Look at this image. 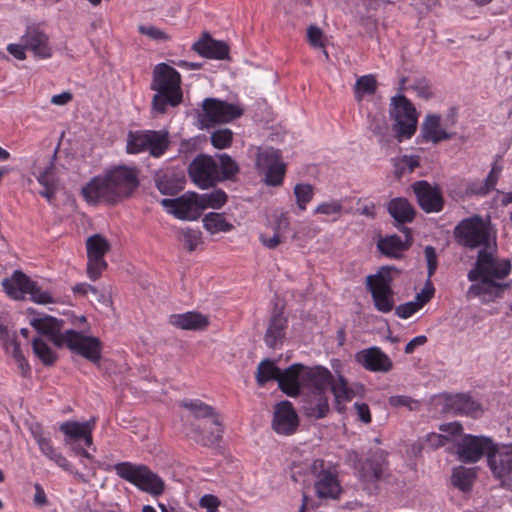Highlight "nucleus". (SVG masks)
<instances>
[{
    "instance_id": "obj_26",
    "label": "nucleus",
    "mask_w": 512,
    "mask_h": 512,
    "mask_svg": "<svg viewBox=\"0 0 512 512\" xmlns=\"http://www.w3.org/2000/svg\"><path fill=\"white\" fill-rule=\"evenodd\" d=\"M302 369L303 365L296 363L286 368L280 369V376L278 377L279 388L288 396L295 397L300 393L302 386Z\"/></svg>"
},
{
    "instance_id": "obj_15",
    "label": "nucleus",
    "mask_w": 512,
    "mask_h": 512,
    "mask_svg": "<svg viewBox=\"0 0 512 512\" xmlns=\"http://www.w3.org/2000/svg\"><path fill=\"white\" fill-rule=\"evenodd\" d=\"M492 447H494V442L487 436L464 434L456 444V453L461 462L476 463L484 455L488 457Z\"/></svg>"
},
{
    "instance_id": "obj_58",
    "label": "nucleus",
    "mask_w": 512,
    "mask_h": 512,
    "mask_svg": "<svg viewBox=\"0 0 512 512\" xmlns=\"http://www.w3.org/2000/svg\"><path fill=\"white\" fill-rule=\"evenodd\" d=\"M307 38L310 45L314 48L324 49L323 32L317 26L311 25L307 30Z\"/></svg>"
},
{
    "instance_id": "obj_54",
    "label": "nucleus",
    "mask_w": 512,
    "mask_h": 512,
    "mask_svg": "<svg viewBox=\"0 0 512 512\" xmlns=\"http://www.w3.org/2000/svg\"><path fill=\"white\" fill-rule=\"evenodd\" d=\"M11 343L13 345L12 356H13L15 362L17 363L18 368L21 371V374L23 376H27L30 373V365L27 362V360L25 359V357L20 349L19 343H17L14 339L11 340Z\"/></svg>"
},
{
    "instance_id": "obj_63",
    "label": "nucleus",
    "mask_w": 512,
    "mask_h": 512,
    "mask_svg": "<svg viewBox=\"0 0 512 512\" xmlns=\"http://www.w3.org/2000/svg\"><path fill=\"white\" fill-rule=\"evenodd\" d=\"M341 204L337 201L325 202L317 206L315 212L320 214L332 215L341 211Z\"/></svg>"
},
{
    "instance_id": "obj_20",
    "label": "nucleus",
    "mask_w": 512,
    "mask_h": 512,
    "mask_svg": "<svg viewBox=\"0 0 512 512\" xmlns=\"http://www.w3.org/2000/svg\"><path fill=\"white\" fill-rule=\"evenodd\" d=\"M30 325L41 335L46 336L56 347L64 346L66 331L61 332L64 321L50 315H38L30 319Z\"/></svg>"
},
{
    "instance_id": "obj_18",
    "label": "nucleus",
    "mask_w": 512,
    "mask_h": 512,
    "mask_svg": "<svg viewBox=\"0 0 512 512\" xmlns=\"http://www.w3.org/2000/svg\"><path fill=\"white\" fill-rule=\"evenodd\" d=\"M64 346L93 363H98L101 359L102 344L96 337L84 336L80 332L69 329L66 330Z\"/></svg>"
},
{
    "instance_id": "obj_28",
    "label": "nucleus",
    "mask_w": 512,
    "mask_h": 512,
    "mask_svg": "<svg viewBox=\"0 0 512 512\" xmlns=\"http://www.w3.org/2000/svg\"><path fill=\"white\" fill-rule=\"evenodd\" d=\"M420 136L423 140L436 144L451 139L453 134L442 126L439 115L428 114L422 123Z\"/></svg>"
},
{
    "instance_id": "obj_23",
    "label": "nucleus",
    "mask_w": 512,
    "mask_h": 512,
    "mask_svg": "<svg viewBox=\"0 0 512 512\" xmlns=\"http://www.w3.org/2000/svg\"><path fill=\"white\" fill-rule=\"evenodd\" d=\"M154 181L159 192H181L186 176L182 168L165 167L156 171Z\"/></svg>"
},
{
    "instance_id": "obj_21",
    "label": "nucleus",
    "mask_w": 512,
    "mask_h": 512,
    "mask_svg": "<svg viewBox=\"0 0 512 512\" xmlns=\"http://www.w3.org/2000/svg\"><path fill=\"white\" fill-rule=\"evenodd\" d=\"M355 361L370 372L387 373L393 368L392 360L377 346L358 351Z\"/></svg>"
},
{
    "instance_id": "obj_5",
    "label": "nucleus",
    "mask_w": 512,
    "mask_h": 512,
    "mask_svg": "<svg viewBox=\"0 0 512 512\" xmlns=\"http://www.w3.org/2000/svg\"><path fill=\"white\" fill-rule=\"evenodd\" d=\"M453 233L456 242L469 249L483 250L497 243L496 229L490 224L489 218L484 220L479 215L461 220Z\"/></svg>"
},
{
    "instance_id": "obj_4",
    "label": "nucleus",
    "mask_w": 512,
    "mask_h": 512,
    "mask_svg": "<svg viewBox=\"0 0 512 512\" xmlns=\"http://www.w3.org/2000/svg\"><path fill=\"white\" fill-rule=\"evenodd\" d=\"M179 72L166 63H159L153 70L151 88L156 91L153 97V109L164 113L168 106L175 107L182 101Z\"/></svg>"
},
{
    "instance_id": "obj_37",
    "label": "nucleus",
    "mask_w": 512,
    "mask_h": 512,
    "mask_svg": "<svg viewBox=\"0 0 512 512\" xmlns=\"http://www.w3.org/2000/svg\"><path fill=\"white\" fill-rule=\"evenodd\" d=\"M181 406L189 410L195 419H210L212 424H219L218 412L201 400H183Z\"/></svg>"
},
{
    "instance_id": "obj_2",
    "label": "nucleus",
    "mask_w": 512,
    "mask_h": 512,
    "mask_svg": "<svg viewBox=\"0 0 512 512\" xmlns=\"http://www.w3.org/2000/svg\"><path fill=\"white\" fill-rule=\"evenodd\" d=\"M337 378L334 379L329 369L317 365L308 367L303 365L302 369V386L310 390V393L324 392L328 393L330 389L336 401V409L342 413L345 407L341 404L342 401H350L355 392L348 386V382L339 371L335 369V364H332Z\"/></svg>"
},
{
    "instance_id": "obj_24",
    "label": "nucleus",
    "mask_w": 512,
    "mask_h": 512,
    "mask_svg": "<svg viewBox=\"0 0 512 512\" xmlns=\"http://www.w3.org/2000/svg\"><path fill=\"white\" fill-rule=\"evenodd\" d=\"M209 429L201 428L196 424H189L187 426V436L194 440L197 444L204 447H215L222 440L224 427L221 419L219 418V424H212Z\"/></svg>"
},
{
    "instance_id": "obj_35",
    "label": "nucleus",
    "mask_w": 512,
    "mask_h": 512,
    "mask_svg": "<svg viewBox=\"0 0 512 512\" xmlns=\"http://www.w3.org/2000/svg\"><path fill=\"white\" fill-rule=\"evenodd\" d=\"M32 434L43 455L64 470H69L70 464L68 460L61 453L57 452L53 447L50 438L46 437L40 429L34 430Z\"/></svg>"
},
{
    "instance_id": "obj_34",
    "label": "nucleus",
    "mask_w": 512,
    "mask_h": 512,
    "mask_svg": "<svg viewBox=\"0 0 512 512\" xmlns=\"http://www.w3.org/2000/svg\"><path fill=\"white\" fill-rule=\"evenodd\" d=\"M169 323L184 330H201L206 328L209 322L207 317L200 313L186 312L170 315Z\"/></svg>"
},
{
    "instance_id": "obj_53",
    "label": "nucleus",
    "mask_w": 512,
    "mask_h": 512,
    "mask_svg": "<svg viewBox=\"0 0 512 512\" xmlns=\"http://www.w3.org/2000/svg\"><path fill=\"white\" fill-rule=\"evenodd\" d=\"M138 31L156 42H166L170 40L168 33L153 25H140Z\"/></svg>"
},
{
    "instance_id": "obj_13",
    "label": "nucleus",
    "mask_w": 512,
    "mask_h": 512,
    "mask_svg": "<svg viewBox=\"0 0 512 512\" xmlns=\"http://www.w3.org/2000/svg\"><path fill=\"white\" fill-rule=\"evenodd\" d=\"M310 471L315 478V491L319 498H337L341 493V486L336 470L323 459H316L310 465Z\"/></svg>"
},
{
    "instance_id": "obj_29",
    "label": "nucleus",
    "mask_w": 512,
    "mask_h": 512,
    "mask_svg": "<svg viewBox=\"0 0 512 512\" xmlns=\"http://www.w3.org/2000/svg\"><path fill=\"white\" fill-rule=\"evenodd\" d=\"M95 425V419L79 423L76 421H66L60 425V431L67 437L65 440L67 444L71 440L83 439L87 446H91L93 443L92 430Z\"/></svg>"
},
{
    "instance_id": "obj_6",
    "label": "nucleus",
    "mask_w": 512,
    "mask_h": 512,
    "mask_svg": "<svg viewBox=\"0 0 512 512\" xmlns=\"http://www.w3.org/2000/svg\"><path fill=\"white\" fill-rule=\"evenodd\" d=\"M139 170L133 166L119 165L93 177L81 192H107L110 189L134 190L139 186Z\"/></svg>"
},
{
    "instance_id": "obj_56",
    "label": "nucleus",
    "mask_w": 512,
    "mask_h": 512,
    "mask_svg": "<svg viewBox=\"0 0 512 512\" xmlns=\"http://www.w3.org/2000/svg\"><path fill=\"white\" fill-rule=\"evenodd\" d=\"M502 166L499 165L497 162H494L492 165V168L490 170V173L485 179V192H491L493 190L494 192H501L498 189H495V185L498 181L499 175L501 174Z\"/></svg>"
},
{
    "instance_id": "obj_33",
    "label": "nucleus",
    "mask_w": 512,
    "mask_h": 512,
    "mask_svg": "<svg viewBox=\"0 0 512 512\" xmlns=\"http://www.w3.org/2000/svg\"><path fill=\"white\" fill-rule=\"evenodd\" d=\"M404 231L407 232L406 241H403L398 235H390L380 238L377 242V248L379 251L390 258H401L402 253L411 245L409 230L404 228Z\"/></svg>"
},
{
    "instance_id": "obj_61",
    "label": "nucleus",
    "mask_w": 512,
    "mask_h": 512,
    "mask_svg": "<svg viewBox=\"0 0 512 512\" xmlns=\"http://www.w3.org/2000/svg\"><path fill=\"white\" fill-rule=\"evenodd\" d=\"M424 254L427 262L428 276L431 277L435 273L438 265L435 248L432 246H426Z\"/></svg>"
},
{
    "instance_id": "obj_43",
    "label": "nucleus",
    "mask_w": 512,
    "mask_h": 512,
    "mask_svg": "<svg viewBox=\"0 0 512 512\" xmlns=\"http://www.w3.org/2000/svg\"><path fill=\"white\" fill-rule=\"evenodd\" d=\"M202 222L204 228L211 234L229 232L233 229V225L227 222L222 214L215 212L206 214Z\"/></svg>"
},
{
    "instance_id": "obj_9",
    "label": "nucleus",
    "mask_w": 512,
    "mask_h": 512,
    "mask_svg": "<svg viewBox=\"0 0 512 512\" xmlns=\"http://www.w3.org/2000/svg\"><path fill=\"white\" fill-rule=\"evenodd\" d=\"M389 112L397 141L410 139L415 134L418 124V113L411 101L398 94L392 97Z\"/></svg>"
},
{
    "instance_id": "obj_12",
    "label": "nucleus",
    "mask_w": 512,
    "mask_h": 512,
    "mask_svg": "<svg viewBox=\"0 0 512 512\" xmlns=\"http://www.w3.org/2000/svg\"><path fill=\"white\" fill-rule=\"evenodd\" d=\"M392 277L390 270L383 268L366 278V285L372 295L375 308L382 313H389L394 308Z\"/></svg>"
},
{
    "instance_id": "obj_39",
    "label": "nucleus",
    "mask_w": 512,
    "mask_h": 512,
    "mask_svg": "<svg viewBox=\"0 0 512 512\" xmlns=\"http://www.w3.org/2000/svg\"><path fill=\"white\" fill-rule=\"evenodd\" d=\"M388 211L391 217L400 224L411 222L415 211L405 198H395L390 201Z\"/></svg>"
},
{
    "instance_id": "obj_17",
    "label": "nucleus",
    "mask_w": 512,
    "mask_h": 512,
    "mask_svg": "<svg viewBox=\"0 0 512 512\" xmlns=\"http://www.w3.org/2000/svg\"><path fill=\"white\" fill-rule=\"evenodd\" d=\"M487 462L493 476L501 482V486H510L512 479V445L498 447L494 443V447L488 454Z\"/></svg>"
},
{
    "instance_id": "obj_16",
    "label": "nucleus",
    "mask_w": 512,
    "mask_h": 512,
    "mask_svg": "<svg viewBox=\"0 0 512 512\" xmlns=\"http://www.w3.org/2000/svg\"><path fill=\"white\" fill-rule=\"evenodd\" d=\"M110 248V243L100 234H94L87 239V274L92 281L99 279L102 272L107 268L104 256Z\"/></svg>"
},
{
    "instance_id": "obj_27",
    "label": "nucleus",
    "mask_w": 512,
    "mask_h": 512,
    "mask_svg": "<svg viewBox=\"0 0 512 512\" xmlns=\"http://www.w3.org/2000/svg\"><path fill=\"white\" fill-rule=\"evenodd\" d=\"M445 410L453 415H465L475 418L482 413L481 406L466 394L448 397Z\"/></svg>"
},
{
    "instance_id": "obj_60",
    "label": "nucleus",
    "mask_w": 512,
    "mask_h": 512,
    "mask_svg": "<svg viewBox=\"0 0 512 512\" xmlns=\"http://www.w3.org/2000/svg\"><path fill=\"white\" fill-rule=\"evenodd\" d=\"M410 89L422 99H429L432 95L426 79L415 80L414 83L410 86Z\"/></svg>"
},
{
    "instance_id": "obj_55",
    "label": "nucleus",
    "mask_w": 512,
    "mask_h": 512,
    "mask_svg": "<svg viewBox=\"0 0 512 512\" xmlns=\"http://www.w3.org/2000/svg\"><path fill=\"white\" fill-rule=\"evenodd\" d=\"M28 294H30L31 300L38 304L53 303L52 296L47 291L41 290L34 281L32 282L31 288L28 290Z\"/></svg>"
},
{
    "instance_id": "obj_50",
    "label": "nucleus",
    "mask_w": 512,
    "mask_h": 512,
    "mask_svg": "<svg viewBox=\"0 0 512 512\" xmlns=\"http://www.w3.org/2000/svg\"><path fill=\"white\" fill-rule=\"evenodd\" d=\"M232 140L233 132L228 128L217 129L210 135L211 144L216 149H225L230 147Z\"/></svg>"
},
{
    "instance_id": "obj_45",
    "label": "nucleus",
    "mask_w": 512,
    "mask_h": 512,
    "mask_svg": "<svg viewBox=\"0 0 512 512\" xmlns=\"http://www.w3.org/2000/svg\"><path fill=\"white\" fill-rule=\"evenodd\" d=\"M219 182L232 179L238 172L239 166L228 154H218Z\"/></svg>"
},
{
    "instance_id": "obj_38",
    "label": "nucleus",
    "mask_w": 512,
    "mask_h": 512,
    "mask_svg": "<svg viewBox=\"0 0 512 512\" xmlns=\"http://www.w3.org/2000/svg\"><path fill=\"white\" fill-rule=\"evenodd\" d=\"M385 466L383 452L375 453V458L368 459L360 471L362 480L371 483L380 480L383 476Z\"/></svg>"
},
{
    "instance_id": "obj_57",
    "label": "nucleus",
    "mask_w": 512,
    "mask_h": 512,
    "mask_svg": "<svg viewBox=\"0 0 512 512\" xmlns=\"http://www.w3.org/2000/svg\"><path fill=\"white\" fill-rule=\"evenodd\" d=\"M450 441L448 435H442L438 433H429L424 438V445H427L429 448L437 449L446 445Z\"/></svg>"
},
{
    "instance_id": "obj_47",
    "label": "nucleus",
    "mask_w": 512,
    "mask_h": 512,
    "mask_svg": "<svg viewBox=\"0 0 512 512\" xmlns=\"http://www.w3.org/2000/svg\"><path fill=\"white\" fill-rule=\"evenodd\" d=\"M32 348L34 354L46 366H51L56 361V354L41 338H34L32 341Z\"/></svg>"
},
{
    "instance_id": "obj_30",
    "label": "nucleus",
    "mask_w": 512,
    "mask_h": 512,
    "mask_svg": "<svg viewBox=\"0 0 512 512\" xmlns=\"http://www.w3.org/2000/svg\"><path fill=\"white\" fill-rule=\"evenodd\" d=\"M287 319L281 311L275 310L269 320L264 336V341L269 348H276L282 345L285 339Z\"/></svg>"
},
{
    "instance_id": "obj_49",
    "label": "nucleus",
    "mask_w": 512,
    "mask_h": 512,
    "mask_svg": "<svg viewBox=\"0 0 512 512\" xmlns=\"http://www.w3.org/2000/svg\"><path fill=\"white\" fill-rule=\"evenodd\" d=\"M395 174L401 176L406 172H412L419 165V156L403 155L393 159Z\"/></svg>"
},
{
    "instance_id": "obj_64",
    "label": "nucleus",
    "mask_w": 512,
    "mask_h": 512,
    "mask_svg": "<svg viewBox=\"0 0 512 512\" xmlns=\"http://www.w3.org/2000/svg\"><path fill=\"white\" fill-rule=\"evenodd\" d=\"M220 505L219 499L210 494H206L200 499V506L205 508L207 512H216Z\"/></svg>"
},
{
    "instance_id": "obj_52",
    "label": "nucleus",
    "mask_w": 512,
    "mask_h": 512,
    "mask_svg": "<svg viewBox=\"0 0 512 512\" xmlns=\"http://www.w3.org/2000/svg\"><path fill=\"white\" fill-rule=\"evenodd\" d=\"M388 403L392 407H406L410 411H417L420 408V401L413 399L407 395H395L388 399Z\"/></svg>"
},
{
    "instance_id": "obj_41",
    "label": "nucleus",
    "mask_w": 512,
    "mask_h": 512,
    "mask_svg": "<svg viewBox=\"0 0 512 512\" xmlns=\"http://www.w3.org/2000/svg\"><path fill=\"white\" fill-rule=\"evenodd\" d=\"M477 476V468H467L458 466L453 469L451 481L452 484L461 491L466 492L472 488L473 482Z\"/></svg>"
},
{
    "instance_id": "obj_22",
    "label": "nucleus",
    "mask_w": 512,
    "mask_h": 512,
    "mask_svg": "<svg viewBox=\"0 0 512 512\" xmlns=\"http://www.w3.org/2000/svg\"><path fill=\"white\" fill-rule=\"evenodd\" d=\"M21 42L35 57L48 59L52 56L48 36L36 25L27 26L25 33L21 36Z\"/></svg>"
},
{
    "instance_id": "obj_8",
    "label": "nucleus",
    "mask_w": 512,
    "mask_h": 512,
    "mask_svg": "<svg viewBox=\"0 0 512 512\" xmlns=\"http://www.w3.org/2000/svg\"><path fill=\"white\" fill-rule=\"evenodd\" d=\"M114 470L120 478L153 496H159L164 491V481L146 465L119 462L114 465Z\"/></svg>"
},
{
    "instance_id": "obj_7",
    "label": "nucleus",
    "mask_w": 512,
    "mask_h": 512,
    "mask_svg": "<svg viewBox=\"0 0 512 512\" xmlns=\"http://www.w3.org/2000/svg\"><path fill=\"white\" fill-rule=\"evenodd\" d=\"M170 146L167 129L129 131L126 139L128 154L148 153L153 158L162 157Z\"/></svg>"
},
{
    "instance_id": "obj_51",
    "label": "nucleus",
    "mask_w": 512,
    "mask_h": 512,
    "mask_svg": "<svg viewBox=\"0 0 512 512\" xmlns=\"http://www.w3.org/2000/svg\"><path fill=\"white\" fill-rule=\"evenodd\" d=\"M181 239L184 242V247L192 252L201 243V232L193 228H183L179 231Z\"/></svg>"
},
{
    "instance_id": "obj_14",
    "label": "nucleus",
    "mask_w": 512,
    "mask_h": 512,
    "mask_svg": "<svg viewBox=\"0 0 512 512\" xmlns=\"http://www.w3.org/2000/svg\"><path fill=\"white\" fill-rule=\"evenodd\" d=\"M188 173L193 183L202 190L219 183L218 162L206 154H200L192 160Z\"/></svg>"
},
{
    "instance_id": "obj_62",
    "label": "nucleus",
    "mask_w": 512,
    "mask_h": 512,
    "mask_svg": "<svg viewBox=\"0 0 512 512\" xmlns=\"http://www.w3.org/2000/svg\"><path fill=\"white\" fill-rule=\"evenodd\" d=\"M434 292V287L432 286L430 281H428L424 288L421 290V292L417 293L415 297V302H417V304H419L420 307L422 308L423 305H425L427 302L431 300V298L434 295Z\"/></svg>"
},
{
    "instance_id": "obj_3",
    "label": "nucleus",
    "mask_w": 512,
    "mask_h": 512,
    "mask_svg": "<svg viewBox=\"0 0 512 512\" xmlns=\"http://www.w3.org/2000/svg\"><path fill=\"white\" fill-rule=\"evenodd\" d=\"M227 202V194H179L160 201L165 211L182 221H194L208 208H220Z\"/></svg>"
},
{
    "instance_id": "obj_25",
    "label": "nucleus",
    "mask_w": 512,
    "mask_h": 512,
    "mask_svg": "<svg viewBox=\"0 0 512 512\" xmlns=\"http://www.w3.org/2000/svg\"><path fill=\"white\" fill-rule=\"evenodd\" d=\"M192 49L209 59L224 60L229 55L228 45L224 41L213 39L208 33H204L203 37L193 44Z\"/></svg>"
},
{
    "instance_id": "obj_19",
    "label": "nucleus",
    "mask_w": 512,
    "mask_h": 512,
    "mask_svg": "<svg viewBox=\"0 0 512 512\" xmlns=\"http://www.w3.org/2000/svg\"><path fill=\"white\" fill-rule=\"evenodd\" d=\"M299 426L298 415L289 401H281L274 407L272 428L277 434L292 435Z\"/></svg>"
},
{
    "instance_id": "obj_11",
    "label": "nucleus",
    "mask_w": 512,
    "mask_h": 512,
    "mask_svg": "<svg viewBox=\"0 0 512 512\" xmlns=\"http://www.w3.org/2000/svg\"><path fill=\"white\" fill-rule=\"evenodd\" d=\"M243 114V109L234 103L217 98H206L202 104L199 121L202 126L210 127L215 124L228 123Z\"/></svg>"
},
{
    "instance_id": "obj_44",
    "label": "nucleus",
    "mask_w": 512,
    "mask_h": 512,
    "mask_svg": "<svg viewBox=\"0 0 512 512\" xmlns=\"http://www.w3.org/2000/svg\"><path fill=\"white\" fill-rule=\"evenodd\" d=\"M377 89V80L374 75L367 74L359 77L354 86L355 99L360 102L366 95H373Z\"/></svg>"
},
{
    "instance_id": "obj_32",
    "label": "nucleus",
    "mask_w": 512,
    "mask_h": 512,
    "mask_svg": "<svg viewBox=\"0 0 512 512\" xmlns=\"http://www.w3.org/2000/svg\"><path fill=\"white\" fill-rule=\"evenodd\" d=\"M32 280L23 272L16 270L10 278L2 280V286L6 294L14 300H22L28 294L32 286Z\"/></svg>"
},
{
    "instance_id": "obj_31",
    "label": "nucleus",
    "mask_w": 512,
    "mask_h": 512,
    "mask_svg": "<svg viewBox=\"0 0 512 512\" xmlns=\"http://www.w3.org/2000/svg\"><path fill=\"white\" fill-rule=\"evenodd\" d=\"M304 414L311 419H322L330 411L328 393L316 392L307 395L303 404Z\"/></svg>"
},
{
    "instance_id": "obj_46",
    "label": "nucleus",
    "mask_w": 512,
    "mask_h": 512,
    "mask_svg": "<svg viewBox=\"0 0 512 512\" xmlns=\"http://www.w3.org/2000/svg\"><path fill=\"white\" fill-rule=\"evenodd\" d=\"M417 202L426 213L439 212L443 209L442 194H416Z\"/></svg>"
},
{
    "instance_id": "obj_1",
    "label": "nucleus",
    "mask_w": 512,
    "mask_h": 512,
    "mask_svg": "<svg viewBox=\"0 0 512 512\" xmlns=\"http://www.w3.org/2000/svg\"><path fill=\"white\" fill-rule=\"evenodd\" d=\"M497 253V243L478 250L476 261L467 274L468 280L473 282L466 293L468 299L478 297L485 303L492 302L503 297L504 290L510 287V283L500 281L510 274L511 262L498 258Z\"/></svg>"
},
{
    "instance_id": "obj_42",
    "label": "nucleus",
    "mask_w": 512,
    "mask_h": 512,
    "mask_svg": "<svg viewBox=\"0 0 512 512\" xmlns=\"http://www.w3.org/2000/svg\"><path fill=\"white\" fill-rule=\"evenodd\" d=\"M280 369L270 359L262 360L257 367L256 381L259 386H264L268 381L278 380Z\"/></svg>"
},
{
    "instance_id": "obj_48",
    "label": "nucleus",
    "mask_w": 512,
    "mask_h": 512,
    "mask_svg": "<svg viewBox=\"0 0 512 512\" xmlns=\"http://www.w3.org/2000/svg\"><path fill=\"white\" fill-rule=\"evenodd\" d=\"M84 201L90 206L100 204L115 205L123 201L129 194H81Z\"/></svg>"
},
{
    "instance_id": "obj_40",
    "label": "nucleus",
    "mask_w": 512,
    "mask_h": 512,
    "mask_svg": "<svg viewBox=\"0 0 512 512\" xmlns=\"http://www.w3.org/2000/svg\"><path fill=\"white\" fill-rule=\"evenodd\" d=\"M368 129L377 137L379 144L388 146L392 141L389 126L383 115H369Z\"/></svg>"
},
{
    "instance_id": "obj_59",
    "label": "nucleus",
    "mask_w": 512,
    "mask_h": 512,
    "mask_svg": "<svg viewBox=\"0 0 512 512\" xmlns=\"http://www.w3.org/2000/svg\"><path fill=\"white\" fill-rule=\"evenodd\" d=\"M420 305L415 301H410L404 304L399 305L395 309V313L398 317L402 319H407L416 313L420 309Z\"/></svg>"
},
{
    "instance_id": "obj_36",
    "label": "nucleus",
    "mask_w": 512,
    "mask_h": 512,
    "mask_svg": "<svg viewBox=\"0 0 512 512\" xmlns=\"http://www.w3.org/2000/svg\"><path fill=\"white\" fill-rule=\"evenodd\" d=\"M56 151L49 161V164L39 172L38 182L46 189V192H54L60 188V169L55 165Z\"/></svg>"
},
{
    "instance_id": "obj_10",
    "label": "nucleus",
    "mask_w": 512,
    "mask_h": 512,
    "mask_svg": "<svg viewBox=\"0 0 512 512\" xmlns=\"http://www.w3.org/2000/svg\"><path fill=\"white\" fill-rule=\"evenodd\" d=\"M255 166L262 181L269 187L277 188L282 185L286 164L279 150L272 147L259 148L256 153Z\"/></svg>"
}]
</instances>
